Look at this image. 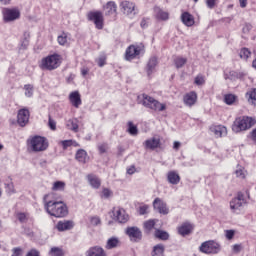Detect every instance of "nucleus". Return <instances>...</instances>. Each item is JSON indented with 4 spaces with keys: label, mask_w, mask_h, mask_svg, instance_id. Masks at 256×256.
I'll use <instances>...</instances> for the list:
<instances>
[{
    "label": "nucleus",
    "mask_w": 256,
    "mask_h": 256,
    "mask_svg": "<svg viewBox=\"0 0 256 256\" xmlns=\"http://www.w3.org/2000/svg\"><path fill=\"white\" fill-rule=\"evenodd\" d=\"M44 207L49 215L52 217H67V205H65L62 201L60 202H45Z\"/></svg>",
    "instance_id": "1"
},
{
    "label": "nucleus",
    "mask_w": 256,
    "mask_h": 256,
    "mask_svg": "<svg viewBox=\"0 0 256 256\" xmlns=\"http://www.w3.org/2000/svg\"><path fill=\"white\" fill-rule=\"evenodd\" d=\"M138 103L140 105H143V107H146V109H151L152 111L161 112L167 109V106L165 104H162L161 102L147 94H142L138 96Z\"/></svg>",
    "instance_id": "2"
},
{
    "label": "nucleus",
    "mask_w": 256,
    "mask_h": 256,
    "mask_svg": "<svg viewBox=\"0 0 256 256\" xmlns=\"http://www.w3.org/2000/svg\"><path fill=\"white\" fill-rule=\"evenodd\" d=\"M255 125V119L249 116H240L236 118L232 124V131L234 133H241V131H247Z\"/></svg>",
    "instance_id": "3"
},
{
    "label": "nucleus",
    "mask_w": 256,
    "mask_h": 256,
    "mask_svg": "<svg viewBox=\"0 0 256 256\" xmlns=\"http://www.w3.org/2000/svg\"><path fill=\"white\" fill-rule=\"evenodd\" d=\"M60 65L61 55L52 54L42 59L40 67L46 71H55V69L59 68Z\"/></svg>",
    "instance_id": "4"
},
{
    "label": "nucleus",
    "mask_w": 256,
    "mask_h": 256,
    "mask_svg": "<svg viewBox=\"0 0 256 256\" xmlns=\"http://www.w3.org/2000/svg\"><path fill=\"white\" fill-rule=\"evenodd\" d=\"M30 147L34 153H41L49 149V141L42 136H34L30 140Z\"/></svg>",
    "instance_id": "5"
},
{
    "label": "nucleus",
    "mask_w": 256,
    "mask_h": 256,
    "mask_svg": "<svg viewBox=\"0 0 256 256\" xmlns=\"http://www.w3.org/2000/svg\"><path fill=\"white\" fill-rule=\"evenodd\" d=\"M199 250L201 253H205L206 255H217V253L221 251V245L213 240H209L203 242L200 245Z\"/></svg>",
    "instance_id": "6"
},
{
    "label": "nucleus",
    "mask_w": 256,
    "mask_h": 256,
    "mask_svg": "<svg viewBox=\"0 0 256 256\" xmlns=\"http://www.w3.org/2000/svg\"><path fill=\"white\" fill-rule=\"evenodd\" d=\"M2 17L4 23H13L21 18V11L18 8H3Z\"/></svg>",
    "instance_id": "7"
},
{
    "label": "nucleus",
    "mask_w": 256,
    "mask_h": 256,
    "mask_svg": "<svg viewBox=\"0 0 256 256\" xmlns=\"http://www.w3.org/2000/svg\"><path fill=\"white\" fill-rule=\"evenodd\" d=\"M145 46L143 44L130 45L125 52L126 61H133L136 57H139L143 53Z\"/></svg>",
    "instance_id": "8"
},
{
    "label": "nucleus",
    "mask_w": 256,
    "mask_h": 256,
    "mask_svg": "<svg viewBox=\"0 0 256 256\" xmlns=\"http://www.w3.org/2000/svg\"><path fill=\"white\" fill-rule=\"evenodd\" d=\"M88 21H92L94 23L96 29H103L104 25V18H103V12L101 11H94V12H89L88 15Z\"/></svg>",
    "instance_id": "9"
},
{
    "label": "nucleus",
    "mask_w": 256,
    "mask_h": 256,
    "mask_svg": "<svg viewBox=\"0 0 256 256\" xmlns=\"http://www.w3.org/2000/svg\"><path fill=\"white\" fill-rule=\"evenodd\" d=\"M245 203V194H243V192H238L237 196L230 201V209L233 213H237Z\"/></svg>",
    "instance_id": "10"
},
{
    "label": "nucleus",
    "mask_w": 256,
    "mask_h": 256,
    "mask_svg": "<svg viewBox=\"0 0 256 256\" xmlns=\"http://www.w3.org/2000/svg\"><path fill=\"white\" fill-rule=\"evenodd\" d=\"M153 207L155 211H158L161 215H169V208L161 198H155L153 201Z\"/></svg>",
    "instance_id": "11"
},
{
    "label": "nucleus",
    "mask_w": 256,
    "mask_h": 256,
    "mask_svg": "<svg viewBox=\"0 0 256 256\" xmlns=\"http://www.w3.org/2000/svg\"><path fill=\"white\" fill-rule=\"evenodd\" d=\"M126 235H128L130 240L134 242L141 241V239L143 238V234L141 233V230L135 226L128 227L126 229Z\"/></svg>",
    "instance_id": "12"
},
{
    "label": "nucleus",
    "mask_w": 256,
    "mask_h": 256,
    "mask_svg": "<svg viewBox=\"0 0 256 256\" xmlns=\"http://www.w3.org/2000/svg\"><path fill=\"white\" fill-rule=\"evenodd\" d=\"M29 110L26 108H22L18 111L17 115V123L20 125V127H25L27 123H29Z\"/></svg>",
    "instance_id": "13"
},
{
    "label": "nucleus",
    "mask_w": 256,
    "mask_h": 256,
    "mask_svg": "<svg viewBox=\"0 0 256 256\" xmlns=\"http://www.w3.org/2000/svg\"><path fill=\"white\" fill-rule=\"evenodd\" d=\"M183 103L186 107H193L197 103V92L191 91L186 93L183 97Z\"/></svg>",
    "instance_id": "14"
},
{
    "label": "nucleus",
    "mask_w": 256,
    "mask_h": 256,
    "mask_svg": "<svg viewBox=\"0 0 256 256\" xmlns=\"http://www.w3.org/2000/svg\"><path fill=\"white\" fill-rule=\"evenodd\" d=\"M114 217L118 223H127L129 221V214L123 208H117L114 211Z\"/></svg>",
    "instance_id": "15"
},
{
    "label": "nucleus",
    "mask_w": 256,
    "mask_h": 256,
    "mask_svg": "<svg viewBox=\"0 0 256 256\" xmlns=\"http://www.w3.org/2000/svg\"><path fill=\"white\" fill-rule=\"evenodd\" d=\"M75 227V223L71 220L59 221L56 225V229L60 232L71 231Z\"/></svg>",
    "instance_id": "16"
},
{
    "label": "nucleus",
    "mask_w": 256,
    "mask_h": 256,
    "mask_svg": "<svg viewBox=\"0 0 256 256\" xmlns=\"http://www.w3.org/2000/svg\"><path fill=\"white\" fill-rule=\"evenodd\" d=\"M155 18L158 21H169V12L161 9L159 6L154 7Z\"/></svg>",
    "instance_id": "17"
},
{
    "label": "nucleus",
    "mask_w": 256,
    "mask_h": 256,
    "mask_svg": "<svg viewBox=\"0 0 256 256\" xmlns=\"http://www.w3.org/2000/svg\"><path fill=\"white\" fill-rule=\"evenodd\" d=\"M120 7H121V11H122V13H124V15H131V13H133V11H135V4L133 2L123 1L120 4Z\"/></svg>",
    "instance_id": "18"
},
{
    "label": "nucleus",
    "mask_w": 256,
    "mask_h": 256,
    "mask_svg": "<svg viewBox=\"0 0 256 256\" xmlns=\"http://www.w3.org/2000/svg\"><path fill=\"white\" fill-rule=\"evenodd\" d=\"M69 101L72 103L73 107L76 109H79V106L81 105V94H79V91H74L70 93L69 95Z\"/></svg>",
    "instance_id": "19"
},
{
    "label": "nucleus",
    "mask_w": 256,
    "mask_h": 256,
    "mask_svg": "<svg viewBox=\"0 0 256 256\" xmlns=\"http://www.w3.org/2000/svg\"><path fill=\"white\" fill-rule=\"evenodd\" d=\"M86 256H107V253H105V250L101 246H94L89 248Z\"/></svg>",
    "instance_id": "20"
},
{
    "label": "nucleus",
    "mask_w": 256,
    "mask_h": 256,
    "mask_svg": "<svg viewBox=\"0 0 256 256\" xmlns=\"http://www.w3.org/2000/svg\"><path fill=\"white\" fill-rule=\"evenodd\" d=\"M181 21L186 27H193L195 25V18L189 12L182 13Z\"/></svg>",
    "instance_id": "21"
},
{
    "label": "nucleus",
    "mask_w": 256,
    "mask_h": 256,
    "mask_svg": "<svg viewBox=\"0 0 256 256\" xmlns=\"http://www.w3.org/2000/svg\"><path fill=\"white\" fill-rule=\"evenodd\" d=\"M104 11L106 16L115 15L117 13V4L113 1H109L104 6Z\"/></svg>",
    "instance_id": "22"
},
{
    "label": "nucleus",
    "mask_w": 256,
    "mask_h": 256,
    "mask_svg": "<svg viewBox=\"0 0 256 256\" xmlns=\"http://www.w3.org/2000/svg\"><path fill=\"white\" fill-rule=\"evenodd\" d=\"M159 61L157 60L156 56L150 57L148 60L146 71L148 75H151L155 71V67H157Z\"/></svg>",
    "instance_id": "23"
},
{
    "label": "nucleus",
    "mask_w": 256,
    "mask_h": 256,
    "mask_svg": "<svg viewBox=\"0 0 256 256\" xmlns=\"http://www.w3.org/2000/svg\"><path fill=\"white\" fill-rule=\"evenodd\" d=\"M210 130L214 133L215 137H225L227 135V127L223 125L211 127Z\"/></svg>",
    "instance_id": "24"
},
{
    "label": "nucleus",
    "mask_w": 256,
    "mask_h": 256,
    "mask_svg": "<svg viewBox=\"0 0 256 256\" xmlns=\"http://www.w3.org/2000/svg\"><path fill=\"white\" fill-rule=\"evenodd\" d=\"M193 231V225L189 223H184L180 227H178V233L182 237H185L187 235H190V233Z\"/></svg>",
    "instance_id": "25"
},
{
    "label": "nucleus",
    "mask_w": 256,
    "mask_h": 256,
    "mask_svg": "<svg viewBox=\"0 0 256 256\" xmlns=\"http://www.w3.org/2000/svg\"><path fill=\"white\" fill-rule=\"evenodd\" d=\"M87 179L93 189H99V187H101V179H99L95 174H88Z\"/></svg>",
    "instance_id": "26"
},
{
    "label": "nucleus",
    "mask_w": 256,
    "mask_h": 256,
    "mask_svg": "<svg viewBox=\"0 0 256 256\" xmlns=\"http://www.w3.org/2000/svg\"><path fill=\"white\" fill-rule=\"evenodd\" d=\"M117 247H121V240L117 237H111L106 242V249H117Z\"/></svg>",
    "instance_id": "27"
},
{
    "label": "nucleus",
    "mask_w": 256,
    "mask_h": 256,
    "mask_svg": "<svg viewBox=\"0 0 256 256\" xmlns=\"http://www.w3.org/2000/svg\"><path fill=\"white\" fill-rule=\"evenodd\" d=\"M75 159L78 161V163L85 165V163H87V151L83 149L78 150L76 152Z\"/></svg>",
    "instance_id": "28"
},
{
    "label": "nucleus",
    "mask_w": 256,
    "mask_h": 256,
    "mask_svg": "<svg viewBox=\"0 0 256 256\" xmlns=\"http://www.w3.org/2000/svg\"><path fill=\"white\" fill-rule=\"evenodd\" d=\"M151 256H165V246L163 244H157L153 247Z\"/></svg>",
    "instance_id": "29"
},
{
    "label": "nucleus",
    "mask_w": 256,
    "mask_h": 256,
    "mask_svg": "<svg viewBox=\"0 0 256 256\" xmlns=\"http://www.w3.org/2000/svg\"><path fill=\"white\" fill-rule=\"evenodd\" d=\"M161 143V141L157 138H152V139H148L145 141L144 145L146 147V149H157V147H159V144Z\"/></svg>",
    "instance_id": "30"
},
{
    "label": "nucleus",
    "mask_w": 256,
    "mask_h": 256,
    "mask_svg": "<svg viewBox=\"0 0 256 256\" xmlns=\"http://www.w3.org/2000/svg\"><path fill=\"white\" fill-rule=\"evenodd\" d=\"M167 179L168 182L171 183V185H178L179 181H181V177H179V174L174 171L168 173Z\"/></svg>",
    "instance_id": "31"
},
{
    "label": "nucleus",
    "mask_w": 256,
    "mask_h": 256,
    "mask_svg": "<svg viewBox=\"0 0 256 256\" xmlns=\"http://www.w3.org/2000/svg\"><path fill=\"white\" fill-rule=\"evenodd\" d=\"M239 77H241V74L236 71L224 72L225 81H236Z\"/></svg>",
    "instance_id": "32"
},
{
    "label": "nucleus",
    "mask_w": 256,
    "mask_h": 256,
    "mask_svg": "<svg viewBox=\"0 0 256 256\" xmlns=\"http://www.w3.org/2000/svg\"><path fill=\"white\" fill-rule=\"evenodd\" d=\"M154 237H156V239H160V241H167V239H169V233L160 229H156Z\"/></svg>",
    "instance_id": "33"
},
{
    "label": "nucleus",
    "mask_w": 256,
    "mask_h": 256,
    "mask_svg": "<svg viewBox=\"0 0 256 256\" xmlns=\"http://www.w3.org/2000/svg\"><path fill=\"white\" fill-rule=\"evenodd\" d=\"M145 233H151L155 228V220H147L143 224Z\"/></svg>",
    "instance_id": "34"
},
{
    "label": "nucleus",
    "mask_w": 256,
    "mask_h": 256,
    "mask_svg": "<svg viewBox=\"0 0 256 256\" xmlns=\"http://www.w3.org/2000/svg\"><path fill=\"white\" fill-rule=\"evenodd\" d=\"M16 218L20 223H27L29 221V213L18 212L16 213Z\"/></svg>",
    "instance_id": "35"
},
{
    "label": "nucleus",
    "mask_w": 256,
    "mask_h": 256,
    "mask_svg": "<svg viewBox=\"0 0 256 256\" xmlns=\"http://www.w3.org/2000/svg\"><path fill=\"white\" fill-rule=\"evenodd\" d=\"M186 63H187V58L176 57L174 59V65L176 69H181V67H183Z\"/></svg>",
    "instance_id": "36"
},
{
    "label": "nucleus",
    "mask_w": 256,
    "mask_h": 256,
    "mask_svg": "<svg viewBox=\"0 0 256 256\" xmlns=\"http://www.w3.org/2000/svg\"><path fill=\"white\" fill-rule=\"evenodd\" d=\"M49 253L51 256H65V251L59 247H52Z\"/></svg>",
    "instance_id": "37"
},
{
    "label": "nucleus",
    "mask_w": 256,
    "mask_h": 256,
    "mask_svg": "<svg viewBox=\"0 0 256 256\" xmlns=\"http://www.w3.org/2000/svg\"><path fill=\"white\" fill-rule=\"evenodd\" d=\"M248 101H251L253 105H256V88H252L249 92L246 93Z\"/></svg>",
    "instance_id": "38"
},
{
    "label": "nucleus",
    "mask_w": 256,
    "mask_h": 256,
    "mask_svg": "<svg viewBox=\"0 0 256 256\" xmlns=\"http://www.w3.org/2000/svg\"><path fill=\"white\" fill-rule=\"evenodd\" d=\"M236 99L237 96H235L234 94H226L224 96V103H226V105H233Z\"/></svg>",
    "instance_id": "39"
},
{
    "label": "nucleus",
    "mask_w": 256,
    "mask_h": 256,
    "mask_svg": "<svg viewBox=\"0 0 256 256\" xmlns=\"http://www.w3.org/2000/svg\"><path fill=\"white\" fill-rule=\"evenodd\" d=\"M235 175L239 179H245V177H247V171L245 170V168L239 166L235 171Z\"/></svg>",
    "instance_id": "40"
},
{
    "label": "nucleus",
    "mask_w": 256,
    "mask_h": 256,
    "mask_svg": "<svg viewBox=\"0 0 256 256\" xmlns=\"http://www.w3.org/2000/svg\"><path fill=\"white\" fill-rule=\"evenodd\" d=\"M53 191H65V182L63 181H56L52 187Z\"/></svg>",
    "instance_id": "41"
},
{
    "label": "nucleus",
    "mask_w": 256,
    "mask_h": 256,
    "mask_svg": "<svg viewBox=\"0 0 256 256\" xmlns=\"http://www.w3.org/2000/svg\"><path fill=\"white\" fill-rule=\"evenodd\" d=\"M240 59H244L245 61H247V59H249V57H251V51L248 48H242L240 50Z\"/></svg>",
    "instance_id": "42"
},
{
    "label": "nucleus",
    "mask_w": 256,
    "mask_h": 256,
    "mask_svg": "<svg viewBox=\"0 0 256 256\" xmlns=\"http://www.w3.org/2000/svg\"><path fill=\"white\" fill-rule=\"evenodd\" d=\"M128 133L130 135H137V133H139L137 126H135L133 122H128Z\"/></svg>",
    "instance_id": "43"
},
{
    "label": "nucleus",
    "mask_w": 256,
    "mask_h": 256,
    "mask_svg": "<svg viewBox=\"0 0 256 256\" xmlns=\"http://www.w3.org/2000/svg\"><path fill=\"white\" fill-rule=\"evenodd\" d=\"M25 97H33V85L26 84L24 85Z\"/></svg>",
    "instance_id": "44"
},
{
    "label": "nucleus",
    "mask_w": 256,
    "mask_h": 256,
    "mask_svg": "<svg viewBox=\"0 0 256 256\" xmlns=\"http://www.w3.org/2000/svg\"><path fill=\"white\" fill-rule=\"evenodd\" d=\"M57 41L59 45L65 46L67 44V33L63 32L60 36H58Z\"/></svg>",
    "instance_id": "45"
},
{
    "label": "nucleus",
    "mask_w": 256,
    "mask_h": 256,
    "mask_svg": "<svg viewBox=\"0 0 256 256\" xmlns=\"http://www.w3.org/2000/svg\"><path fill=\"white\" fill-rule=\"evenodd\" d=\"M70 126L71 131H74L77 133L79 131V125L77 122H74L73 120L68 121V127Z\"/></svg>",
    "instance_id": "46"
},
{
    "label": "nucleus",
    "mask_w": 256,
    "mask_h": 256,
    "mask_svg": "<svg viewBox=\"0 0 256 256\" xmlns=\"http://www.w3.org/2000/svg\"><path fill=\"white\" fill-rule=\"evenodd\" d=\"M195 85H205V77L198 75L194 80Z\"/></svg>",
    "instance_id": "47"
},
{
    "label": "nucleus",
    "mask_w": 256,
    "mask_h": 256,
    "mask_svg": "<svg viewBox=\"0 0 256 256\" xmlns=\"http://www.w3.org/2000/svg\"><path fill=\"white\" fill-rule=\"evenodd\" d=\"M90 223L91 225H93L94 227H97V225H101V218L94 216L90 218Z\"/></svg>",
    "instance_id": "48"
},
{
    "label": "nucleus",
    "mask_w": 256,
    "mask_h": 256,
    "mask_svg": "<svg viewBox=\"0 0 256 256\" xmlns=\"http://www.w3.org/2000/svg\"><path fill=\"white\" fill-rule=\"evenodd\" d=\"M206 6L208 9H215L217 6V0H206Z\"/></svg>",
    "instance_id": "49"
},
{
    "label": "nucleus",
    "mask_w": 256,
    "mask_h": 256,
    "mask_svg": "<svg viewBox=\"0 0 256 256\" xmlns=\"http://www.w3.org/2000/svg\"><path fill=\"white\" fill-rule=\"evenodd\" d=\"M243 250V245H241V244H234L233 246H232V251H233V253H241V251Z\"/></svg>",
    "instance_id": "50"
},
{
    "label": "nucleus",
    "mask_w": 256,
    "mask_h": 256,
    "mask_svg": "<svg viewBox=\"0 0 256 256\" xmlns=\"http://www.w3.org/2000/svg\"><path fill=\"white\" fill-rule=\"evenodd\" d=\"M48 125L52 131H55L57 129V122H55V120L51 119V116H49Z\"/></svg>",
    "instance_id": "51"
},
{
    "label": "nucleus",
    "mask_w": 256,
    "mask_h": 256,
    "mask_svg": "<svg viewBox=\"0 0 256 256\" xmlns=\"http://www.w3.org/2000/svg\"><path fill=\"white\" fill-rule=\"evenodd\" d=\"M5 187H6V192H8V193H15V188L13 186V182L5 184Z\"/></svg>",
    "instance_id": "52"
},
{
    "label": "nucleus",
    "mask_w": 256,
    "mask_h": 256,
    "mask_svg": "<svg viewBox=\"0 0 256 256\" xmlns=\"http://www.w3.org/2000/svg\"><path fill=\"white\" fill-rule=\"evenodd\" d=\"M102 197H104V199H109L111 197V190L104 188L102 191Z\"/></svg>",
    "instance_id": "53"
},
{
    "label": "nucleus",
    "mask_w": 256,
    "mask_h": 256,
    "mask_svg": "<svg viewBox=\"0 0 256 256\" xmlns=\"http://www.w3.org/2000/svg\"><path fill=\"white\" fill-rule=\"evenodd\" d=\"M148 209H149V206L147 205L140 206L138 210L139 215H146Z\"/></svg>",
    "instance_id": "54"
},
{
    "label": "nucleus",
    "mask_w": 256,
    "mask_h": 256,
    "mask_svg": "<svg viewBox=\"0 0 256 256\" xmlns=\"http://www.w3.org/2000/svg\"><path fill=\"white\" fill-rule=\"evenodd\" d=\"M73 145V140H64L62 141L63 149H67V147H71Z\"/></svg>",
    "instance_id": "55"
},
{
    "label": "nucleus",
    "mask_w": 256,
    "mask_h": 256,
    "mask_svg": "<svg viewBox=\"0 0 256 256\" xmlns=\"http://www.w3.org/2000/svg\"><path fill=\"white\" fill-rule=\"evenodd\" d=\"M26 256H39V251L37 249H31Z\"/></svg>",
    "instance_id": "56"
},
{
    "label": "nucleus",
    "mask_w": 256,
    "mask_h": 256,
    "mask_svg": "<svg viewBox=\"0 0 256 256\" xmlns=\"http://www.w3.org/2000/svg\"><path fill=\"white\" fill-rule=\"evenodd\" d=\"M234 236H235V231H233V230L226 231V238L233 239Z\"/></svg>",
    "instance_id": "57"
},
{
    "label": "nucleus",
    "mask_w": 256,
    "mask_h": 256,
    "mask_svg": "<svg viewBox=\"0 0 256 256\" xmlns=\"http://www.w3.org/2000/svg\"><path fill=\"white\" fill-rule=\"evenodd\" d=\"M98 149H99L100 153H106V151H107V144H100L98 146Z\"/></svg>",
    "instance_id": "58"
},
{
    "label": "nucleus",
    "mask_w": 256,
    "mask_h": 256,
    "mask_svg": "<svg viewBox=\"0 0 256 256\" xmlns=\"http://www.w3.org/2000/svg\"><path fill=\"white\" fill-rule=\"evenodd\" d=\"M250 139H252V141H254V143H256V128L251 131Z\"/></svg>",
    "instance_id": "59"
},
{
    "label": "nucleus",
    "mask_w": 256,
    "mask_h": 256,
    "mask_svg": "<svg viewBox=\"0 0 256 256\" xmlns=\"http://www.w3.org/2000/svg\"><path fill=\"white\" fill-rule=\"evenodd\" d=\"M12 256H20L21 255V248H13Z\"/></svg>",
    "instance_id": "60"
},
{
    "label": "nucleus",
    "mask_w": 256,
    "mask_h": 256,
    "mask_svg": "<svg viewBox=\"0 0 256 256\" xmlns=\"http://www.w3.org/2000/svg\"><path fill=\"white\" fill-rule=\"evenodd\" d=\"M128 175H133L135 173V166H131L130 168L127 169Z\"/></svg>",
    "instance_id": "61"
},
{
    "label": "nucleus",
    "mask_w": 256,
    "mask_h": 256,
    "mask_svg": "<svg viewBox=\"0 0 256 256\" xmlns=\"http://www.w3.org/2000/svg\"><path fill=\"white\" fill-rule=\"evenodd\" d=\"M179 147H181V142L175 141L174 145H173V149H175L177 151L179 149Z\"/></svg>",
    "instance_id": "62"
},
{
    "label": "nucleus",
    "mask_w": 256,
    "mask_h": 256,
    "mask_svg": "<svg viewBox=\"0 0 256 256\" xmlns=\"http://www.w3.org/2000/svg\"><path fill=\"white\" fill-rule=\"evenodd\" d=\"M240 7L245 8L247 7V0H239Z\"/></svg>",
    "instance_id": "63"
},
{
    "label": "nucleus",
    "mask_w": 256,
    "mask_h": 256,
    "mask_svg": "<svg viewBox=\"0 0 256 256\" xmlns=\"http://www.w3.org/2000/svg\"><path fill=\"white\" fill-rule=\"evenodd\" d=\"M98 65H99V67H103V65H105V59L100 58L98 61Z\"/></svg>",
    "instance_id": "64"
}]
</instances>
